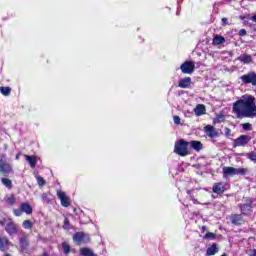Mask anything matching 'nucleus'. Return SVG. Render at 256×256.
<instances>
[{"mask_svg":"<svg viewBox=\"0 0 256 256\" xmlns=\"http://www.w3.org/2000/svg\"><path fill=\"white\" fill-rule=\"evenodd\" d=\"M232 111L237 119H253L256 117L255 97L244 95L241 99L233 103Z\"/></svg>","mask_w":256,"mask_h":256,"instance_id":"1","label":"nucleus"},{"mask_svg":"<svg viewBox=\"0 0 256 256\" xmlns=\"http://www.w3.org/2000/svg\"><path fill=\"white\" fill-rule=\"evenodd\" d=\"M189 142L185 140H179L175 142L174 153L180 155V157H187L189 155Z\"/></svg>","mask_w":256,"mask_h":256,"instance_id":"2","label":"nucleus"},{"mask_svg":"<svg viewBox=\"0 0 256 256\" xmlns=\"http://www.w3.org/2000/svg\"><path fill=\"white\" fill-rule=\"evenodd\" d=\"M253 203H255L253 198H245L244 203L239 205L242 215H249V213H253Z\"/></svg>","mask_w":256,"mask_h":256,"instance_id":"3","label":"nucleus"},{"mask_svg":"<svg viewBox=\"0 0 256 256\" xmlns=\"http://www.w3.org/2000/svg\"><path fill=\"white\" fill-rule=\"evenodd\" d=\"M0 173L6 177L7 175L13 173V166L7 163V158L5 155H2L0 158Z\"/></svg>","mask_w":256,"mask_h":256,"instance_id":"4","label":"nucleus"},{"mask_svg":"<svg viewBox=\"0 0 256 256\" xmlns=\"http://www.w3.org/2000/svg\"><path fill=\"white\" fill-rule=\"evenodd\" d=\"M21 253H29V237L25 232H21L18 238Z\"/></svg>","mask_w":256,"mask_h":256,"instance_id":"5","label":"nucleus"},{"mask_svg":"<svg viewBox=\"0 0 256 256\" xmlns=\"http://www.w3.org/2000/svg\"><path fill=\"white\" fill-rule=\"evenodd\" d=\"M242 83L244 85H253L256 87V73L255 72H249L247 74H244L240 77Z\"/></svg>","mask_w":256,"mask_h":256,"instance_id":"6","label":"nucleus"},{"mask_svg":"<svg viewBox=\"0 0 256 256\" xmlns=\"http://www.w3.org/2000/svg\"><path fill=\"white\" fill-rule=\"evenodd\" d=\"M180 69L184 75H191L193 71H195V63L191 61H185L181 66Z\"/></svg>","mask_w":256,"mask_h":256,"instance_id":"7","label":"nucleus"},{"mask_svg":"<svg viewBox=\"0 0 256 256\" xmlns=\"http://www.w3.org/2000/svg\"><path fill=\"white\" fill-rule=\"evenodd\" d=\"M249 141H251V137L247 135H240L233 141V147H245Z\"/></svg>","mask_w":256,"mask_h":256,"instance_id":"8","label":"nucleus"},{"mask_svg":"<svg viewBox=\"0 0 256 256\" xmlns=\"http://www.w3.org/2000/svg\"><path fill=\"white\" fill-rule=\"evenodd\" d=\"M57 197L60 199L62 207H69L71 205V198L65 192L58 190Z\"/></svg>","mask_w":256,"mask_h":256,"instance_id":"9","label":"nucleus"},{"mask_svg":"<svg viewBox=\"0 0 256 256\" xmlns=\"http://www.w3.org/2000/svg\"><path fill=\"white\" fill-rule=\"evenodd\" d=\"M5 231L8 233V235H17L19 233V228L15 222L10 221L6 224Z\"/></svg>","mask_w":256,"mask_h":256,"instance_id":"10","label":"nucleus"},{"mask_svg":"<svg viewBox=\"0 0 256 256\" xmlns=\"http://www.w3.org/2000/svg\"><path fill=\"white\" fill-rule=\"evenodd\" d=\"M204 131L206 135L210 137V139H214V137H219V132L212 125L205 126Z\"/></svg>","mask_w":256,"mask_h":256,"instance_id":"11","label":"nucleus"},{"mask_svg":"<svg viewBox=\"0 0 256 256\" xmlns=\"http://www.w3.org/2000/svg\"><path fill=\"white\" fill-rule=\"evenodd\" d=\"M222 173L224 179H228V177H234V175H236V168L231 166H224L222 168Z\"/></svg>","mask_w":256,"mask_h":256,"instance_id":"12","label":"nucleus"},{"mask_svg":"<svg viewBox=\"0 0 256 256\" xmlns=\"http://www.w3.org/2000/svg\"><path fill=\"white\" fill-rule=\"evenodd\" d=\"M9 247H11V242L5 236L0 237V251L5 252L9 251Z\"/></svg>","mask_w":256,"mask_h":256,"instance_id":"13","label":"nucleus"},{"mask_svg":"<svg viewBox=\"0 0 256 256\" xmlns=\"http://www.w3.org/2000/svg\"><path fill=\"white\" fill-rule=\"evenodd\" d=\"M230 221L232 225H243V215L241 214H232L230 216Z\"/></svg>","mask_w":256,"mask_h":256,"instance_id":"14","label":"nucleus"},{"mask_svg":"<svg viewBox=\"0 0 256 256\" xmlns=\"http://www.w3.org/2000/svg\"><path fill=\"white\" fill-rule=\"evenodd\" d=\"M178 87H180V89H189V87H191V77L181 79L178 83Z\"/></svg>","mask_w":256,"mask_h":256,"instance_id":"15","label":"nucleus"},{"mask_svg":"<svg viewBox=\"0 0 256 256\" xmlns=\"http://www.w3.org/2000/svg\"><path fill=\"white\" fill-rule=\"evenodd\" d=\"M86 238L89 239V236L85 235L84 233L77 232L73 236V241H75V243H82L85 242Z\"/></svg>","mask_w":256,"mask_h":256,"instance_id":"16","label":"nucleus"},{"mask_svg":"<svg viewBox=\"0 0 256 256\" xmlns=\"http://www.w3.org/2000/svg\"><path fill=\"white\" fill-rule=\"evenodd\" d=\"M207 109L205 108V105L203 104H198L195 108H194V113L196 115V117H201V115H205Z\"/></svg>","mask_w":256,"mask_h":256,"instance_id":"17","label":"nucleus"},{"mask_svg":"<svg viewBox=\"0 0 256 256\" xmlns=\"http://www.w3.org/2000/svg\"><path fill=\"white\" fill-rule=\"evenodd\" d=\"M213 193H217V195H221V193H225V186L223 183H216L212 188Z\"/></svg>","mask_w":256,"mask_h":256,"instance_id":"18","label":"nucleus"},{"mask_svg":"<svg viewBox=\"0 0 256 256\" xmlns=\"http://www.w3.org/2000/svg\"><path fill=\"white\" fill-rule=\"evenodd\" d=\"M24 158L26 159L27 163H29L30 167L32 169H35V167L37 166V157L25 154Z\"/></svg>","mask_w":256,"mask_h":256,"instance_id":"19","label":"nucleus"},{"mask_svg":"<svg viewBox=\"0 0 256 256\" xmlns=\"http://www.w3.org/2000/svg\"><path fill=\"white\" fill-rule=\"evenodd\" d=\"M20 208L22 209V213H26V215H31V213H33V208L29 203H22Z\"/></svg>","mask_w":256,"mask_h":256,"instance_id":"20","label":"nucleus"},{"mask_svg":"<svg viewBox=\"0 0 256 256\" xmlns=\"http://www.w3.org/2000/svg\"><path fill=\"white\" fill-rule=\"evenodd\" d=\"M216 253H219V248L217 247V244H212L206 251L207 256L215 255Z\"/></svg>","mask_w":256,"mask_h":256,"instance_id":"21","label":"nucleus"},{"mask_svg":"<svg viewBox=\"0 0 256 256\" xmlns=\"http://www.w3.org/2000/svg\"><path fill=\"white\" fill-rule=\"evenodd\" d=\"M190 146L192 147V149H194V151H201V149H203V143L196 140H192L190 142Z\"/></svg>","mask_w":256,"mask_h":256,"instance_id":"22","label":"nucleus"},{"mask_svg":"<svg viewBox=\"0 0 256 256\" xmlns=\"http://www.w3.org/2000/svg\"><path fill=\"white\" fill-rule=\"evenodd\" d=\"M80 255H82V256H99V255L93 253L91 248H81Z\"/></svg>","mask_w":256,"mask_h":256,"instance_id":"23","label":"nucleus"},{"mask_svg":"<svg viewBox=\"0 0 256 256\" xmlns=\"http://www.w3.org/2000/svg\"><path fill=\"white\" fill-rule=\"evenodd\" d=\"M225 43V37L221 35L214 36L213 45H223Z\"/></svg>","mask_w":256,"mask_h":256,"instance_id":"24","label":"nucleus"},{"mask_svg":"<svg viewBox=\"0 0 256 256\" xmlns=\"http://www.w3.org/2000/svg\"><path fill=\"white\" fill-rule=\"evenodd\" d=\"M2 185L6 187L7 189H13V182L9 178H2L1 179Z\"/></svg>","mask_w":256,"mask_h":256,"instance_id":"25","label":"nucleus"},{"mask_svg":"<svg viewBox=\"0 0 256 256\" xmlns=\"http://www.w3.org/2000/svg\"><path fill=\"white\" fill-rule=\"evenodd\" d=\"M238 61H241V63H251L253 59L251 58V55H241L238 57Z\"/></svg>","mask_w":256,"mask_h":256,"instance_id":"26","label":"nucleus"},{"mask_svg":"<svg viewBox=\"0 0 256 256\" xmlns=\"http://www.w3.org/2000/svg\"><path fill=\"white\" fill-rule=\"evenodd\" d=\"M0 92L2 95H4L5 97H9V95H11V87H0Z\"/></svg>","mask_w":256,"mask_h":256,"instance_id":"27","label":"nucleus"},{"mask_svg":"<svg viewBox=\"0 0 256 256\" xmlns=\"http://www.w3.org/2000/svg\"><path fill=\"white\" fill-rule=\"evenodd\" d=\"M62 249L65 255H69V253H71V246H69L67 242H62Z\"/></svg>","mask_w":256,"mask_h":256,"instance_id":"28","label":"nucleus"},{"mask_svg":"<svg viewBox=\"0 0 256 256\" xmlns=\"http://www.w3.org/2000/svg\"><path fill=\"white\" fill-rule=\"evenodd\" d=\"M24 229H33V222L31 220H24L22 223Z\"/></svg>","mask_w":256,"mask_h":256,"instance_id":"29","label":"nucleus"},{"mask_svg":"<svg viewBox=\"0 0 256 256\" xmlns=\"http://www.w3.org/2000/svg\"><path fill=\"white\" fill-rule=\"evenodd\" d=\"M41 198H42L43 203H46L47 205H49V203H51V198H49V194L43 193L41 195Z\"/></svg>","mask_w":256,"mask_h":256,"instance_id":"30","label":"nucleus"},{"mask_svg":"<svg viewBox=\"0 0 256 256\" xmlns=\"http://www.w3.org/2000/svg\"><path fill=\"white\" fill-rule=\"evenodd\" d=\"M236 175H246L247 174V169L246 168H236Z\"/></svg>","mask_w":256,"mask_h":256,"instance_id":"31","label":"nucleus"},{"mask_svg":"<svg viewBox=\"0 0 256 256\" xmlns=\"http://www.w3.org/2000/svg\"><path fill=\"white\" fill-rule=\"evenodd\" d=\"M246 157L248 159H250V161H254V163H256V153L255 152H250L246 155Z\"/></svg>","mask_w":256,"mask_h":256,"instance_id":"32","label":"nucleus"},{"mask_svg":"<svg viewBox=\"0 0 256 256\" xmlns=\"http://www.w3.org/2000/svg\"><path fill=\"white\" fill-rule=\"evenodd\" d=\"M223 117H225L223 114H218L216 118H214V123H222L223 122Z\"/></svg>","mask_w":256,"mask_h":256,"instance_id":"33","label":"nucleus"},{"mask_svg":"<svg viewBox=\"0 0 256 256\" xmlns=\"http://www.w3.org/2000/svg\"><path fill=\"white\" fill-rule=\"evenodd\" d=\"M15 196H10L6 199V203H8V205H15Z\"/></svg>","mask_w":256,"mask_h":256,"instance_id":"34","label":"nucleus"},{"mask_svg":"<svg viewBox=\"0 0 256 256\" xmlns=\"http://www.w3.org/2000/svg\"><path fill=\"white\" fill-rule=\"evenodd\" d=\"M13 213H14V215H15L16 217H21V216L23 215V210H22V208L20 207V208H18V209H14Z\"/></svg>","mask_w":256,"mask_h":256,"instance_id":"35","label":"nucleus"},{"mask_svg":"<svg viewBox=\"0 0 256 256\" xmlns=\"http://www.w3.org/2000/svg\"><path fill=\"white\" fill-rule=\"evenodd\" d=\"M36 179H37V183L40 187H43V185H45V179H43V177L37 176Z\"/></svg>","mask_w":256,"mask_h":256,"instance_id":"36","label":"nucleus"},{"mask_svg":"<svg viewBox=\"0 0 256 256\" xmlns=\"http://www.w3.org/2000/svg\"><path fill=\"white\" fill-rule=\"evenodd\" d=\"M216 235L213 232H208L205 234L204 239H215Z\"/></svg>","mask_w":256,"mask_h":256,"instance_id":"37","label":"nucleus"},{"mask_svg":"<svg viewBox=\"0 0 256 256\" xmlns=\"http://www.w3.org/2000/svg\"><path fill=\"white\" fill-rule=\"evenodd\" d=\"M251 127V123L242 124V129H244V131H251Z\"/></svg>","mask_w":256,"mask_h":256,"instance_id":"38","label":"nucleus"},{"mask_svg":"<svg viewBox=\"0 0 256 256\" xmlns=\"http://www.w3.org/2000/svg\"><path fill=\"white\" fill-rule=\"evenodd\" d=\"M63 229H71L69 220L67 218L64 219Z\"/></svg>","mask_w":256,"mask_h":256,"instance_id":"39","label":"nucleus"},{"mask_svg":"<svg viewBox=\"0 0 256 256\" xmlns=\"http://www.w3.org/2000/svg\"><path fill=\"white\" fill-rule=\"evenodd\" d=\"M173 121L175 125H181V118L179 116H174Z\"/></svg>","mask_w":256,"mask_h":256,"instance_id":"40","label":"nucleus"},{"mask_svg":"<svg viewBox=\"0 0 256 256\" xmlns=\"http://www.w3.org/2000/svg\"><path fill=\"white\" fill-rule=\"evenodd\" d=\"M239 35H240V37H245V35H247V30L241 29V30L239 31Z\"/></svg>","mask_w":256,"mask_h":256,"instance_id":"41","label":"nucleus"},{"mask_svg":"<svg viewBox=\"0 0 256 256\" xmlns=\"http://www.w3.org/2000/svg\"><path fill=\"white\" fill-rule=\"evenodd\" d=\"M226 25H229V20L227 18H222V26L225 27Z\"/></svg>","mask_w":256,"mask_h":256,"instance_id":"42","label":"nucleus"},{"mask_svg":"<svg viewBox=\"0 0 256 256\" xmlns=\"http://www.w3.org/2000/svg\"><path fill=\"white\" fill-rule=\"evenodd\" d=\"M225 136L226 137H231V129H229V128H225Z\"/></svg>","mask_w":256,"mask_h":256,"instance_id":"43","label":"nucleus"},{"mask_svg":"<svg viewBox=\"0 0 256 256\" xmlns=\"http://www.w3.org/2000/svg\"><path fill=\"white\" fill-rule=\"evenodd\" d=\"M250 256H256V249L252 250Z\"/></svg>","mask_w":256,"mask_h":256,"instance_id":"44","label":"nucleus"},{"mask_svg":"<svg viewBox=\"0 0 256 256\" xmlns=\"http://www.w3.org/2000/svg\"><path fill=\"white\" fill-rule=\"evenodd\" d=\"M251 21H253L254 23H256V15L251 17Z\"/></svg>","mask_w":256,"mask_h":256,"instance_id":"45","label":"nucleus"},{"mask_svg":"<svg viewBox=\"0 0 256 256\" xmlns=\"http://www.w3.org/2000/svg\"><path fill=\"white\" fill-rule=\"evenodd\" d=\"M202 231H207V226H202Z\"/></svg>","mask_w":256,"mask_h":256,"instance_id":"46","label":"nucleus"},{"mask_svg":"<svg viewBox=\"0 0 256 256\" xmlns=\"http://www.w3.org/2000/svg\"><path fill=\"white\" fill-rule=\"evenodd\" d=\"M187 193H188V195H190L191 194V190H187Z\"/></svg>","mask_w":256,"mask_h":256,"instance_id":"47","label":"nucleus"},{"mask_svg":"<svg viewBox=\"0 0 256 256\" xmlns=\"http://www.w3.org/2000/svg\"><path fill=\"white\" fill-rule=\"evenodd\" d=\"M193 203H195V204H196V203H197V199H193Z\"/></svg>","mask_w":256,"mask_h":256,"instance_id":"48","label":"nucleus"},{"mask_svg":"<svg viewBox=\"0 0 256 256\" xmlns=\"http://www.w3.org/2000/svg\"><path fill=\"white\" fill-rule=\"evenodd\" d=\"M16 159H17V160H19V154H18V155H16Z\"/></svg>","mask_w":256,"mask_h":256,"instance_id":"49","label":"nucleus"}]
</instances>
